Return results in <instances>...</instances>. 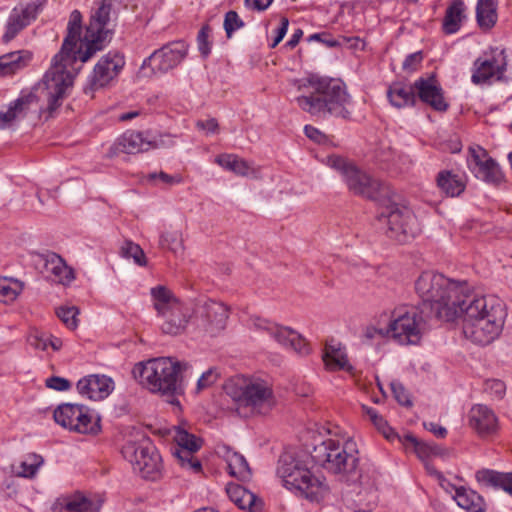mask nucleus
<instances>
[{
  "mask_svg": "<svg viewBox=\"0 0 512 512\" xmlns=\"http://www.w3.org/2000/svg\"><path fill=\"white\" fill-rule=\"evenodd\" d=\"M81 30L82 15L78 10H73L69 17L67 35L61 50L54 56L51 68L45 74L49 112H53L62 105L67 90L73 84V65L78 60L81 61V55L85 51L83 38H80Z\"/></svg>",
  "mask_w": 512,
  "mask_h": 512,
  "instance_id": "1",
  "label": "nucleus"
},
{
  "mask_svg": "<svg viewBox=\"0 0 512 512\" xmlns=\"http://www.w3.org/2000/svg\"><path fill=\"white\" fill-rule=\"evenodd\" d=\"M304 94L296 97V103L305 112L316 117L327 115L348 119L351 97L340 79L312 75L298 86Z\"/></svg>",
  "mask_w": 512,
  "mask_h": 512,
  "instance_id": "2",
  "label": "nucleus"
},
{
  "mask_svg": "<svg viewBox=\"0 0 512 512\" xmlns=\"http://www.w3.org/2000/svg\"><path fill=\"white\" fill-rule=\"evenodd\" d=\"M466 283L455 282L440 273L423 272L415 281V291L422 299L419 306L439 321L456 319V297L462 294Z\"/></svg>",
  "mask_w": 512,
  "mask_h": 512,
  "instance_id": "3",
  "label": "nucleus"
},
{
  "mask_svg": "<svg viewBox=\"0 0 512 512\" xmlns=\"http://www.w3.org/2000/svg\"><path fill=\"white\" fill-rule=\"evenodd\" d=\"M186 368V363L169 357H159L137 363L132 373L143 387L152 393L166 396L170 404L179 405L176 396L184 392L182 372Z\"/></svg>",
  "mask_w": 512,
  "mask_h": 512,
  "instance_id": "4",
  "label": "nucleus"
},
{
  "mask_svg": "<svg viewBox=\"0 0 512 512\" xmlns=\"http://www.w3.org/2000/svg\"><path fill=\"white\" fill-rule=\"evenodd\" d=\"M315 464L328 472L339 475L343 481L354 480L365 468L359 463V451L355 441L327 438L315 444L310 452Z\"/></svg>",
  "mask_w": 512,
  "mask_h": 512,
  "instance_id": "5",
  "label": "nucleus"
},
{
  "mask_svg": "<svg viewBox=\"0 0 512 512\" xmlns=\"http://www.w3.org/2000/svg\"><path fill=\"white\" fill-rule=\"evenodd\" d=\"M224 391L243 416L266 415L276 405L272 388L260 379L232 377L224 384Z\"/></svg>",
  "mask_w": 512,
  "mask_h": 512,
  "instance_id": "6",
  "label": "nucleus"
},
{
  "mask_svg": "<svg viewBox=\"0 0 512 512\" xmlns=\"http://www.w3.org/2000/svg\"><path fill=\"white\" fill-rule=\"evenodd\" d=\"M276 474L286 489L310 501L319 502L328 491L320 477L315 476L302 460L289 453L280 456Z\"/></svg>",
  "mask_w": 512,
  "mask_h": 512,
  "instance_id": "7",
  "label": "nucleus"
},
{
  "mask_svg": "<svg viewBox=\"0 0 512 512\" xmlns=\"http://www.w3.org/2000/svg\"><path fill=\"white\" fill-rule=\"evenodd\" d=\"M327 164L341 175L348 190L354 195L381 201L390 194V188L385 183L373 178L346 158L332 155L328 157Z\"/></svg>",
  "mask_w": 512,
  "mask_h": 512,
  "instance_id": "8",
  "label": "nucleus"
},
{
  "mask_svg": "<svg viewBox=\"0 0 512 512\" xmlns=\"http://www.w3.org/2000/svg\"><path fill=\"white\" fill-rule=\"evenodd\" d=\"M380 202L377 222L380 226L386 227L387 237L399 243H406L419 233L417 219L408 207L391 200L390 194Z\"/></svg>",
  "mask_w": 512,
  "mask_h": 512,
  "instance_id": "9",
  "label": "nucleus"
},
{
  "mask_svg": "<svg viewBox=\"0 0 512 512\" xmlns=\"http://www.w3.org/2000/svg\"><path fill=\"white\" fill-rule=\"evenodd\" d=\"M151 296L158 316L163 318L162 332L169 335L183 332L190 317V309L165 286L151 288Z\"/></svg>",
  "mask_w": 512,
  "mask_h": 512,
  "instance_id": "10",
  "label": "nucleus"
},
{
  "mask_svg": "<svg viewBox=\"0 0 512 512\" xmlns=\"http://www.w3.org/2000/svg\"><path fill=\"white\" fill-rule=\"evenodd\" d=\"M434 318L428 312H422L420 307L397 309L387 328V335L401 345H416L428 329V321Z\"/></svg>",
  "mask_w": 512,
  "mask_h": 512,
  "instance_id": "11",
  "label": "nucleus"
},
{
  "mask_svg": "<svg viewBox=\"0 0 512 512\" xmlns=\"http://www.w3.org/2000/svg\"><path fill=\"white\" fill-rule=\"evenodd\" d=\"M376 472L369 466L362 468L354 480H345L349 483L343 494L346 507L355 512H370L378 500Z\"/></svg>",
  "mask_w": 512,
  "mask_h": 512,
  "instance_id": "12",
  "label": "nucleus"
},
{
  "mask_svg": "<svg viewBox=\"0 0 512 512\" xmlns=\"http://www.w3.org/2000/svg\"><path fill=\"white\" fill-rule=\"evenodd\" d=\"M121 453L131 463L134 471L143 478L156 480L160 477L161 456L149 438L142 437L138 441H127Z\"/></svg>",
  "mask_w": 512,
  "mask_h": 512,
  "instance_id": "13",
  "label": "nucleus"
},
{
  "mask_svg": "<svg viewBox=\"0 0 512 512\" xmlns=\"http://www.w3.org/2000/svg\"><path fill=\"white\" fill-rule=\"evenodd\" d=\"M456 319L462 321H476L478 319L490 318L494 310L500 309L502 317H507V310L504 302L495 296H480L468 292L467 286L462 294L456 297Z\"/></svg>",
  "mask_w": 512,
  "mask_h": 512,
  "instance_id": "14",
  "label": "nucleus"
},
{
  "mask_svg": "<svg viewBox=\"0 0 512 512\" xmlns=\"http://www.w3.org/2000/svg\"><path fill=\"white\" fill-rule=\"evenodd\" d=\"M111 4L102 0V3L91 15L89 25L83 37L85 51L81 55V62H87L94 54L104 48V43L111 34L109 28Z\"/></svg>",
  "mask_w": 512,
  "mask_h": 512,
  "instance_id": "15",
  "label": "nucleus"
},
{
  "mask_svg": "<svg viewBox=\"0 0 512 512\" xmlns=\"http://www.w3.org/2000/svg\"><path fill=\"white\" fill-rule=\"evenodd\" d=\"M168 136H152L148 132L126 131L110 147L107 156L115 157L120 153L137 154L171 144Z\"/></svg>",
  "mask_w": 512,
  "mask_h": 512,
  "instance_id": "16",
  "label": "nucleus"
},
{
  "mask_svg": "<svg viewBox=\"0 0 512 512\" xmlns=\"http://www.w3.org/2000/svg\"><path fill=\"white\" fill-rule=\"evenodd\" d=\"M499 310H494L490 318L476 321H462L464 336L478 345H488L501 334L506 317H502Z\"/></svg>",
  "mask_w": 512,
  "mask_h": 512,
  "instance_id": "17",
  "label": "nucleus"
},
{
  "mask_svg": "<svg viewBox=\"0 0 512 512\" xmlns=\"http://www.w3.org/2000/svg\"><path fill=\"white\" fill-rule=\"evenodd\" d=\"M174 440L176 445L171 448V454L176 463L187 471L199 473L202 465L194 453L201 448L202 440L180 427L175 430Z\"/></svg>",
  "mask_w": 512,
  "mask_h": 512,
  "instance_id": "18",
  "label": "nucleus"
},
{
  "mask_svg": "<svg viewBox=\"0 0 512 512\" xmlns=\"http://www.w3.org/2000/svg\"><path fill=\"white\" fill-rule=\"evenodd\" d=\"M53 417L62 427L79 433H96L99 430L97 422L81 405L62 404L55 409Z\"/></svg>",
  "mask_w": 512,
  "mask_h": 512,
  "instance_id": "19",
  "label": "nucleus"
},
{
  "mask_svg": "<svg viewBox=\"0 0 512 512\" xmlns=\"http://www.w3.org/2000/svg\"><path fill=\"white\" fill-rule=\"evenodd\" d=\"M188 46L183 41H174L154 51L142 64V69L150 67L153 74H163L178 66L186 57Z\"/></svg>",
  "mask_w": 512,
  "mask_h": 512,
  "instance_id": "20",
  "label": "nucleus"
},
{
  "mask_svg": "<svg viewBox=\"0 0 512 512\" xmlns=\"http://www.w3.org/2000/svg\"><path fill=\"white\" fill-rule=\"evenodd\" d=\"M125 60L119 53H111L104 55L95 65L92 74L89 77L88 84L84 88L85 94L107 86L122 70Z\"/></svg>",
  "mask_w": 512,
  "mask_h": 512,
  "instance_id": "21",
  "label": "nucleus"
},
{
  "mask_svg": "<svg viewBox=\"0 0 512 512\" xmlns=\"http://www.w3.org/2000/svg\"><path fill=\"white\" fill-rule=\"evenodd\" d=\"M251 321L254 329L266 332L284 347L290 348L299 354H307L309 352L306 341L296 331L261 318H253Z\"/></svg>",
  "mask_w": 512,
  "mask_h": 512,
  "instance_id": "22",
  "label": "nucleus"
},
{
  "mask_svg": "<svg viewBox=\"0 0 512 512\" xmlns=\"http://www.w3.org/2000/svg\"><path fill=\"white\" fill-rule=\"evenodd\" d=\"M228 317V307L213 300L206 301L196 312L198 326L211 336L220 334L226 328Z\"/></svg>",
  "mask_w": 512,
  "mask_h": 512,
  "instance_id": "23",
  "label": "nucleus"
},
{
  "mask_svg": "<svg viewBox=\"0 0 512 512\" xmlns=\"http://www.w3.org/2000/svg\"><path fill=\"white\" fill-rule=\"evenodd\" d=\"M468 167L476 178L489 184L498 185L503 180L499 165L480 146L469 148Z\"/></svg>",
  "mask_w": 512,
  "mask_h": 512,
  "instance_id": "24",
  "label": "nucleus"
},
{
  "mask_svg": "<svg viewBox=\"0 0 512 512\" xmlns=\"http://www.w3.org/2000/svg\"><path fill=\"white\" fill-rule=\"evenodd\" d=\"M416 92V99L429 105L436 111L444 112L449 105L443 96V89L435 74L427 77H420L413 82Z\"/></svg>",
  "mask_w": 512,
  "mask_h": 512,
  "instance_id": "25",
  "label": "nucleus"
},
{
  "mask_svg": "<svg viewBox=\"0 0 512 512\" xmlns=\"http://www.w3.org/2000/svg\"><path fill=\"white\" fill-rule=\"evenodd\" d=\"M42 6L43 3L41 1H33L25 6L14 8L6 24V31L2 37L3 42L8 43L13 40L20 31L35 20L42 10Z\"/></svg>",
  "mask_w": 512,
  "mask_h": 512,
  "instance_id": "26",
  "label": "nucleus"
},
{
  "mask_svg": "<svg viewBox=\"0 0 512 512\" xmlns=\"http://www.w3.org/2000/svg\"><path fill=\"white\" fill-rule=\"evenodd\" d=\"M46 97L48 98V89L46 88ZM47 107L45 111L48 112L49 116L58 109L56 108L53 112H49L48 105L49 100L47 99ZM29 112H37L41 114L44 112L43 108L38 103V97L34 93H28L19 97L15 100L8 108L6 112L0 113V129L8 127L15 119L24 117Z\"/></svg>",
  "mask_w": 512,
  "mask_h": 512,
  "instance_id": "27",
  "label": "nucleus"
},
{
  "mask_svg": "<svg viewBox=\"0 0 512 512\" xmlns=\"http://www.w3.org/2000/svg\"><path fill=\"white\" fill-rule=\"evenodd\" d=\"M469 425L481 437H488L498 431V418L486 405H474L469 411Z\"/></svg>",
  "mask_w": 512,
  "mask_h": 512,
  "instance_id": "28",
  "label": "nucleus"
},
{
  "mask_svg": "<svg viewBox=\"0 0 512 512\" xmlns=\"http://www.w3.org/2000/svg\"><path fill=\"white\" fill-rule=\"evenodd\" d=\"M77 390L91 400H102L113 390V381L105 375H89L80 379Z\"/></svg>",
  "mask_w": 512,
  "mask_h": 512,
  "instance_id": "29",
  "label": "nucleus"
},
{
  "mask_svg": "<svg viewBox=\"0 0 512 512\" xmlns=\"http://www.w3.org/2000/svg\"><path fill=\"white\" fill-rule=\"evenodd\" d=\"M387 97L390 104L398 109L415 106L417 102L413 83L403 81L393 82L388 88Z\"/></svg>",
  "mask_w": 512,
  "mask_h": 512,
  "instance_id": "30",
  "label": "nucleus"
},
{
  "mask_svg": "<svg viewBox=\"0 0 512 512\" xmlns=\"http://www.w3.org/2000/svg\"><path fill=\"white\" fill-rule=\"evenodd\" d=\"M506 70V63L501 64L495 58L481 60L480 58L474 62V72L471 81L476 84H484L493 76L500 79Z\"/></svg>",
  "mask_w": 512,
  "mask_h": 512,
  "instance_id": "31",
  "label": "nucleus"
},
{
  "mask_svg": "<svg viewBox=\"0 0 512 512\" xmlns=\"http://www.w3.org/2000/svg\"><path fill=\"white\" fill-rule=\"evenodd\" d=\"M466 6L462 0H453L448 5L443 22L442 29L445 34H455L462 26L466 19Z\"/></svg>",
  "mask_w": 512,
  "mask_h": 512,
  "instance_id": "32",
  "label": "nucleus"
},
{
  "mask_svg": "<svg viewBox=\"0 0 512 512\" xmlns=\"http://www.w3.org/2000/svg\"><path fill=\"white\" fill-rule=\"evenodd\" d=\"M323 361L327 369L331 371L345 370L352 372L353 370V366L349 364L345 349L340 344H326Z\"/></svg>",
  "mask_w": 512,
  "mask_h": 512,
  "instance_id": "33",
  "label": "nucleus"
},
{
  "mask_svg": "<svg viewBox=\"0 0 512 512\" xmlns=\"http://www.w3.org/2000/svg\"><path fill=\"white\" fill-rule=\"evenodd\" d=\"M476 479L486 486L500 488L512 496V472L501 473L490 469L476 472Z\"/></svg>",
  "mask_w": 512,
  "mask_h": 512,
  "instance_id": "34",
  "label": "nucleus"
},
{
  "mask_svg": "<svg viewBox=\"0 0 512 512\" xmlns=\"http://www.w3.org/2000/svg\"><path fill=\"white\" fill-rule=\"evenodd\" d=\"M32 58L31 52L18 50L0 57V75H10L23 69Z\"/></svg>",
  "mask_w": 512,
  "mask_h": 512,
  "instance_id": "35",
  "label": "nucleus"
},
{
  "mask_svg": "<svg viewBox=\"0 0 512 512\" xmlns=\"http://www.w3.org/2000/svg\"><path fill=\"white\" fill-rule=\"evenodd\" d=\"M454 499L459 507L469 512H483L485 509L484 499L472 489L465 487L457 488Z\"/></svg>",
  "mask_w": 512,
  "mask_h": 512,
  "instance_id": "36",
  "label": "nucleus"
},
{
  "mask_svg": "<svg viewBox=\"0 0 512 512\" xmlns=\"http://www.w3.org/2000/svg\"><path fill=\"white\" fill-rule=\"evenodd\" d=\"M225 450L224 457L227 462L229 474L241 480H247L251 476V471L245 457L229 447H223Z\"/></svg>",
  "mask_w": 512,
  "mask_h": 512,
  "instance_id": "37",
  "label": "nucleus"
},
{
  "mask_svg": "<svg viewBox=\"0 0 512 512\" xmlns=\"http://www.w3.org/2000/svg\"><path fill=\"white\" fill-rule=\"evenodd\" d=\"M497 1L478 0L476 6V20L480 28L491 29L497 22Z\"/></svg>",
  "mask_w": 512,
  "mask_h": 512,
  "instance_id": "38",
  "label": "nucleus"
},
{
  "mask_svg": "<svg viewBox=\"0 0 512 512\" xmlns=\"http://www.w3.org/2000/svg\"><path fill=\"white\" fill-rule=\"evenodd\" d=\"M45 266L47 271L51 272L55 276V280L61 284H69L74 279L73 270L55 253L47 256Z\"/></svg>",
  "mask_w": 512,
  "mask_h": 512,
  "instance_id": "39",
  "label": "nucleus"
},
{
  "mask_svg": "<svg viewBox=\"0 0 512 512\" xmlns=\"http://www.w3.org/2000/svg\"><path fill=\"white\" fill-rule=\"evenodd\" d=\"M215 162L239 176H249L254 173L253 168L246 160L234 154H221L216 157Z\"/></svg>",
  "mask_w": 512,
  "mask_h": 512,
  "instance_id": "40",
  "label": "nucleus"
},
{
  "mask_svg": "<svg viewBox=\"0 0 512 512\" xmlns=\"http://www.w3.org/2000/svg\"><path fill=\"white\" fill-rule=\"evenodd\" d=\"M436 181L440 190L450 197L460 195L465 189L463 181L450 171L439 172Z\"/></svg>",
  "mask_w": 512,
  "mask_h": 512,
  "instance_id": "41",
  "label": "nucleus"
},
{
  "mask_svg": "<svg viewBox=\"0 0 512 512\" xmlns=\"http://www.w3.org/2000/svg\"><path fill=\"white\" fill-rule=\"evenodd\" d=\"M62 508L67 512H98L99 506L95 505L89 498L74 494L63 499L60 503Z\"/></svg>",
  "mask_w": 512,
  "mask_h": 512,
  "instance_id": "42",
  "label": "nucleus"
},
{
  "mask_svg": "<svg viewBox=\"0 0 512 512\" xmlns=\"http://www.w3.org/2000/svg\"><path fill=\"white\" fill-rule=\"evenodd\" d=\"M24 288V283L13 278H0V302L14 301Z\"/></svg>",
  "mask_w": 512,
  "mask_h": 512,
  "instance_id": "43",
  "label": "nucleus"
},
{
  "mask_svg": "<svg viewBox=\"0 0 512 512\" xmlns=\"http://www.w3.org/2000/svg\"><path fill=\"white\" fill-rule=\"evenodd\" d=\"M43 462L44 460L42 456L35 453H30L20 463L19 469L16 470L15 472L17 476L24 478H33L36 475L38 469L43 464Z\"/></svg>",
  "mask_w": 512,
  "mask_h": 512,
  "instance_id": "44",
  "label": "nucleus"
},
{
  "mask_svg": "<svg viewBox=\"0 0 512 512\" xmlns=\"http://www.w3.org/2000/svg\"><path fill=\"white\" fill-rule=\"evenodd\" d=\"M366 414L369 419L372 421L377 430L383 434V436L388 440H393L397 437L394 430L388 425L387 421L378 414V412L374 408H367Z\"/></svg>",
  "mask_w": 512,
  "mask_h": 512,
  "instance_id": "45",
  "label": "nucleus"
},
{
  "mask_svg": "<svg viewBox=\"0 0 512 512\" xmlns=\"http://www.w3.org/2000/svg\"><path fill=\"white\" fill-rule=\"evenodd\" d=\"M121 254L126 258H133L134 262L139 266L146 265V257L143 249L133 242L127 241L121 247Z\"/></svg>",
  "mask_w": 512,
  "mask_h": 512,
  "instance_id": "46",
  "label": "nucleus"
},
{
  "mask_svg": "<svg viewBox=\"0 0 512 512\" xmlns=\"http://www.w3.org/2000/svg\"><path fill=\"white\" fill-rule=\"evenodd\" d=\"M79 310L76 306H62L56 310L57 316L70 329H75L78 325L77 315Z\"/></svg>",
  "mask_w": 512,
  "mask_h": 512,
  "instance_id": "47",
  "label": "nucleus"
},
{
  "mask_svg": "<svg viewBox=\"0 0 512 512\" xmlns=\"http://www.w3.org/2000/svg\"><path fill=\"white\" fill-rule=\"evenodd\" d=\"M223 27L227 37L231 38L236 30L244 27V22L236 11L230 10L224 16Z\"/></svg>",
  "mask_w": 512,
  "mask_h": 512,
  "instance_id": "48",
  "label": "nucleus"
},
{
  "mask_svg": "<svg viewBox=\"0 0 512 512\" xmlns=\"http://www.w3.org/2000/svg\"><path fill=\"white\" fill-rule=\"evenodd\" d=\"M160 245L177 253L182 249L181 234L178 231L165 232L160 237Z\"/></svg>",
  "mask_w": 512,
  "mask_h": 512,
  "instance_id": "49",
  "label": "nucleus"
},
{
  "mask_svg": "<svg viewBox=\"0 0 512 512\" xmlns=\"http://www.w3.org/2000/svg\"><path fill=\"white\" fill-rule=\"evenodd\" d=\"M417 456L421 459H426L430 456H438L441 454V447L434 443H427L424 441H419L413 449Z\"/></svg>",
  "mask_w": 512,
  "mask_h": 512,
  "instance_id": "50",
  "label": "nucleus"
},
{
  "mask_svg": "<svg viewBox=\"0 0 512 512\" xmlns=\"http://www.w3.org/2000/svg\"><path fill=\"white\" fill-rule=\"evenodd\" d=\"M220 374L216 368H209L197 381V392L211 387L219 378Z\"/></svg>",
  "mask_w": 512,
  "mask_h": 512,
  "instance_id": "51",
  "label": "nucleus"
},
{
  "mask_svg": "<svg viewBox=\"0 0 512 512\" xmlns=\"http://www.w3.org/2000/svg\"><path fill=\"white\" fill-rule=\"evenodd\" d=\"M390 386L396 401L400 405L407 407L412 405L409 394L401 382L394 380L390 383Z\"/></svg>",
  "mask_w": 512,
  "mask_h": 512,
  "instance_id": "52",
  "label": "nucleus"
},
{
  "mask_svg": "<svg viewBox=\"0 0 512 512\" xmlns=\"http://www.w3.org/2000/svg\"><path fill=\"white\" fill-rule=\"evenodd\" d=\"M236 505L241 509L255 511L262 505V502L252 492L247 490L241 498H237Z\"/></svg>",
  "mask_w": 512,
  "mask_h": 512,
  "instance_id": "53",
  "label": "nucleus"
},
{
  "mask_svg": "<svg viewBox=\"0 0 512 512\" xmlns=\"http://www.w3.org/2000/svg\"><path fill=\"white\" fill-rule=\"evenodd\" d=\"M210 32L211 28L208 25H204L197 36L198 48L204 57L208 56L211 51V44L208 41Z\"/></svg>",
  "mask_w": 512,
  "mask_h": 512,
  "instance_id": "54",
  "label": "nucleus"
},
{
  "mask_svg": "<svg viewBox=\"0 0 512 512\" xmlns=\"http://www.w3.org/2000/svg\"><path fill=\"white\" fill-rule=\"evenodd\" d=\"M27 341L34 349L45 351L48 348L49 334L36 331L28 336Z\"/></svg>",
  "mask_w": 512,
  "mask_h": 512,
  "instance_id": "55",
  "label": "nucleus"
},
{
  "mask_svg": "<svg viewBox=\"0 0 512 512\" xmlns=\"http://www.w3.org/2000/svg\"><path fill=\"white\" fill-rule=\"evenodd\" d=\"M147 179L149 181H154L159 179L161 182H163L166 185L172 186L175 184H179L182 182V177L179 174L176 175H169L163 171L160 172H154L147 175Z\"/></svg>",
  "mask_w": 512,
  "mask_h": 512,
  "instance_id": "56",
  "label": "nucleus"
},
{
  "mask_svg": "<svg viewBox=\"0 0 512 512\" xmlns=\"http://www.w3.org/2000/svg\"><path fill=\"white\" fill-rule=\"evenodd\" d=\"M196 128L203 132L205 135L217 134L219 133V124L215 118H208L205 120H197Z\"/></svg>",
  "mask_w": 512,
  "mask_h": 512,
  "instance_id": "57",
  "label": "nucleus"
},
{
  "mask_svg": "<svg viewBox=\"0 0 512 512\" xmlns=\"http://www.w3.org/2000/svg\"><path fill=\"white\" fill-rule=\"evenodd\" d=\"M486 390L500 399L505 395L506 385L501 380L493 379L486 382Z\"/></svg>",
  "mask_w": 512,
  "mask_h": 512,
  "instance_id": "58",
  "label": "nucleus"
},
{
  "mask_svg": "<svg viewBox=\"0 0 512 512\" xmlns=\"http://www.w3.org/2000/svg\"><path fill=\"white\" fill-rule=\"evenodd\" d=\"M46 386L56 391H66L71 387V383L65 378L52 376L46 380Z\"/></svg>",
  "mask_w": 512,
  "mask_h": 512,
  "instance_id": "59",
  "label": "nucleus"
},
{
  "mask_svg": "<svg viewBox=\"0 0 512 512\" xmlns=\"http://www.w3.org/2000/svg\"><path fill=\"white\" fill-rule=\"evenodd\" d=\"M422 60V52L419 51L412 53L405 58L402 68L405 71H415L417 67L421 64Z\"/></svg>",
  "mask_w": 512,
  "mask_h": 512,
  "instance_id": "60",
  "label": "nucleus"
},
{
  "mask_svg": "<svg viewBox=\"0 0 512 512\" xmlns=\"http://www.w3.org/2000/svg\"><path fill=\"white\" fill-rule=\"evenodd\" d=\"M288 26H289V20L286 17H282L281 18V24L277 28L276 36L273 39V42L271 44L272 48L276 47L282 41V39L284 38V36L287 33Z\"/></svg>",
  "mask_w": 512,
  "mask_h": 512,
  "instance_id": "61",
  "label": "nucleus"
},
{
  "mask_svg": "<svg viewBox=\"0 0 512 512\" xmlns=\"http://www.w3.org/2000/svg\"><path fill=\"white\" fill-rule=\"evenodd\" d=\"M377 160L381 163H384L387 168H389L392 164H394L395 152L388 148L387 150H382L377 153Z\"/></svg>",
  "mask_w": 512,
  "mask_h": 512,
  "instance_id": "62",
  "label": "nucleus"
},
{
  "mask_svg": "<svg viewBox=\"0 0 512 512\" xmlns=\"http://www.w3.org/2000/svg\"><path fill=\"white\" fill-rule=\"evenodd\" d=\"M226 491L231 501H233L236 504L237 498H241V496L245 494L247 489L238 484H231L228 485Z\"/></svg>",
  "mask_w": 512,
  "mask_h": 512,
  "instance_id": "63",
  "label": "nucleus"
},
{
  "mask_svg": "<svg viewBox=\"0 0 512 512\" xmlns=\"http://www.w3.org/2000/svg\"><path fill=\"white\" fill-rule=\"evenodd\" d=\"M424 427L429 432L433 433L438 438H444L447 435V430L445 427L440 426L434 422H424Z\"/></svg>",
  "mask_w": 512,
  "mask_h": 512,
  "instance_id": "64",
  "label": "nucleus"
}]
</instances>
